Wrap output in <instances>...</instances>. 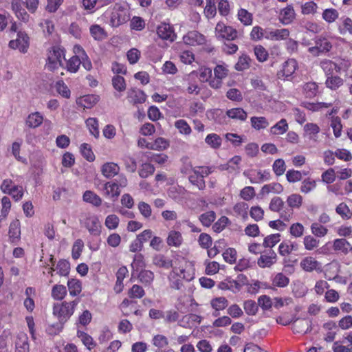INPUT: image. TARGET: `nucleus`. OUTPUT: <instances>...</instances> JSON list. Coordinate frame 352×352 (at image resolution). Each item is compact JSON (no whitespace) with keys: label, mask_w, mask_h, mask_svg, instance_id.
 <instances>
[{"label":"nucleus","mask_w":352,"mask_h":352,"mask_svg":"<svg viewBox=\"0 0 352 352\" xmlns=\"http://www.w3.org/2000/svg\"><path fill=\"white\" fill-rule=\"evenodd\" d=\"M79 302L78 299L72 302L64 301L62 303H56L53 307V314L58 319L59 323L52 325L47 329L50 334H57L63 328V324L73 315L76 306Z\"/></svg>","instance_id":"obj_1"},{"label":"nucleus","mask_w":352,"mask_h":352,"mask_svg":"<svg viewBox=\"0 0 352 352\" xmlns=\"http://www.w3.org/2000/svg\"><path fill=\"white\" fill-rule=\"evenodd\" d=\"M63 59H65V49L59 45L52 47L47 54V69L54 71L58 66L63 65Z\"/></svg>","instance_id":"obj_2"},{"label":"nucleus","mask_w":352,"mask_h":352,"mask_svg":"<svg viewBox=\"0 0 352 352\" xmlns=\"http://www.w3.org/2000/svg\"><path fill=\"white\" fill-rule=\"evenodd\" d=\"M302 198L300 195L292 194L287 197V203L289 208H286L280 212V218L285 221H289L293 215V208H300Z\"/></svg>","instance_id":"obj_3"},{"label":"nucleus","mask_w":352,"mask_h":352,"mask_svg":"<svg viewBox=\"0 0 352 352\" xmlns=\"http://www.w3.org/2000/svg\"><path fill=\"white\" fill-rule=\"evenodd\" d=\"M216 36L218 39L233 41L237 37L238 32L236 29L219 22L215 28Z\"/></svg>","instance_id":"obj_4"},{"label":"nucleus","mask_w":352,"mask_h":352,"mask_svg":"<svg viewBox=\"0 0 352 352\" xmlns=\"http://www.w3.org/2000/svg\"><path fill=\"white\" fill-rule=\"evenodd\" d=\"M129 20L126 9L120 3H116L111 14V24L113 27H118Z\"/></svg>","instance_id":"obj_5"},{"label":"nucleus","mask_w":352,"mask_h":352,"mask_svg":"<svg viewBox=\"0 0 352 352\" xmlns=\"http://www.w3.org/2000/svg\"><path fill=\"white\" fill-rule=\"evenodd\" d=\"M30 45V38L25 32L19 31L17 33V38L9 42V47L12 49L19 50L25 54L28 52Z\"/></svg>","instance_id":"obj_6"},{"label":"nucleus","mask_w":352,"mask_h":352,"mask_svg":"<svg viewBox=\"0 0 352 352\" xmlns=\"http://www.w3.org/2000/svg\"><path fill=\"white\" fill-rule=\"evenodd\" d=\"M300 266L306 272H312L314 271L321 272L322 271V263L313 256L303 258L300 261Z\"/></svg>","instance_id":"obj_7"},{"label":"nucleus","mask_w":352,"mask_h":352,"mask_svg":"<svg viewBox=\"0 0 352 352\" xmlns=\"http://www.w3.org/2000/svg\"><path fill=\"white\" fill-rule=\"evenodd\" d=\"M289 35L287 29H265V38L272 41H280L286 39Z\"/></svg>","instance_id":"obj_8"},{"label":"nucleus","mask_w":352,"mask_h":352,"mask_svg":"<svg viewBox=\"0 0 352 352\" xmlns=\"http://www.w3.org/2000/svg\"><path fill=\"white\" fill-rule=\"evenodd\" d=\"M186 44L196 45L204 44L206 41L205 36L197 31H190L183 38Z\"/></svg>","instance_id":"obj_9"},{"label":"nucleus","mask_w":352,"mask_h":352,"mask_svg":"<svg viewBox=\"0 0 352 352\" xmlns=\"http://www.w3.org/2000/svg\"><path fill=\"white\" fill-rule=\"evenodd\" d=\"M9 239L12 243H17L21 239V223L19 220L12 221L9 227Z\"/></svg>","instance_id":"obj_10"},{"label":"nucleus","mask_w":352,"mask_h":352,"mask_svg":"<svg viewBox=\"0 0 352 352\" xmlns=\"http://www.w3.org/2000/svg\"><path fill=\"white\" fill-rule=\"evenodd\" d=\"M312 322L309 319L304 318L296 320L293 324V331L295 333H307L311 330Z\"/></svg>","instance_id":"obj_11"},{"label":"nucleus","mask_w":352,"mask_h":352,"mask_svg":"<svg viewBox=\"0 0 352 352\" xmlns=\"http://www.w3.org/2000/svg\"><path fill=\"white\" fill-rule=\"evenodd\" d=\"M127 97L133 104H142L146 101V95L140 89L131 88L128 91Z\"/></svg>","instance_id":"obj_12"},{"label":"nucleus","mask_w":352,"mask_h":352,"mask_svg":"<svg viewBox=\"0 0 352 352\" xmlns=\"http://www.w3.org/2000/svg\"><path fill=\"white\" fill-rule=\"evenodd\" d=\"M157 33L164 40L173 41L175 37L173 28L168 23H162L159 25L157 29Z\"/></svg>","instance_id":"obj_13"},{"label":"nucleus","mask_w":352,"mask_h":352,"mask_svg":"<svg viewBox=\"0 0 352 352\" xmlns=\"http://www.w3.org/2000/svg\"><path fill=\"white\" fill-rule=\"evenodd\" d=\"M119 172V166L113 162H106L101 167V173L102 175L108 179L118 175Z\"/></svg>","instance_id":"obj_14"},{"label":"nucleus","mask_w":352,"mask_h":352,"mask_svg":"<svg viewBox=\"0 0 352 352\" xmlns=\"http://www.w3.org/2000/svg\"><path fill=\"white\" fill-rule=\"evenodd\" d=\"M276 262V254L270 250L268 254H263L258 259L257 263L260 267H270Z\"/></svg>","instance_id":"obj_15"},{"label":"nucleus","mask_w":352,"mask_h":352,"mask_svg":"<svg viewBox=\"0 0 352 352\" xmlns=\"http://www.w3.org/2000/svg\"><path fill=\"white\" fill-rule=\"evenodd\" d=\"M85 227L91 234L97 236L100 234L101 225L96 217L87 218L85 221Z\"/></svg>","instance_id":"obj_16"},{"label":"nucleus","mask_w":352,"mask_h":352,"mask_svg":"<svg viewBox=\"0 0 352 352\" xmlns=\"http://www.w3.org/2000/svg\"><path fill=\"white\" fill-rule=\"evenodd\" d=\"M295 15L296 14L293 6L288 5L285 8L280 11V21L285 25L289 24L294 19Z\"/></svg>","instance_id":"obj_17"},{"label":"nucleus","mask_w":352,"mask_h":352,"mask_svg":"<svg viewBox=\"0 0 352 352\" xmlns=\"http://www.w3.org/2000/svg\"><path fill=\"white\" fill-rule=\"evenodd\" d=\"M43 121V116L39 112L32 113L25 120V125L29 128L38 127Z\"/></svg>","instance_id":"obj_18"},{"label":"nucleus","mask_w":352,"mask_h":352,"mask_svg":"<svg viewBox=\"0 0 352 352\" xmlns=\"http://www.w3.org/2000/svg\"><path fill=\"white\" fill-rule=\"evenodd\" d=\"M226 115L231 119L245 121L248 118L247 112L241 107L232 108L227 110Z\"/></svg>","instance_id":"obj_19"},{"label":"nucleus","mask_w":352,"mask_h":352,"mask_svg":"<svg viewBox=\"0 0 352 352\" xmlns=\"http://www.w3.org/2000/svg\"><path fill=\"white\" fill-rule=\"evenodd\" d=\"M154 273L148 270H142L138 274V278L145 287L151 286L154 280Z\"/></svg>","instance_id":"obj_20"},{"label":"nucleus","mask_w":352,"mask_h":352,"mask_svg":"<svg viewBox=\"0 0 352 352\" xmlns=\"http://www.w3.org/2000/svg\"><path fill=\"white\" fill-rule=\"evenodd\" d=\"M183 242V237L179 231L171 230L166 239V243L169 246L179 247Z\"/></svg>","instance_id":"obj_21"},{"label":"nucleus","mask_w":352,"mask_h":352,"mask_svg":"<svg viewBox=\"0 0 352 352\" xmlns=\"http://www.w3.org/2000/svg\"><path fill=\"white\" fill-rule=\"evenodd\" d=\"M298 68V63L294 58H289L285 61L283 67V76L286 78L290 77Z\"/></svg>","instance_id":"obj_22"},{"label":"nucleus","mask_w":352,"mask_h":352,"mask_svg":"<svg viewBox=\"0 0 352 352\" xmlns=\"http://www.w3.org/2000/svg\"><path fill=\"white\" fill-rule=\"evenodd\" d=\"M344 80L338 76L331 75L327 77L325 85L331 90H336L342 86Z\"/></svg>","instance_id":"obj_23"},{"label":"nucleus","mask_w":352,"mask_h":352,"mask_svg":"<svg viewBox=\"0 0 352 352\" xmlns=\"http://www.w3.org/2000/svg\"><path fill=\"white\" fill-rule=\"evenodd\" d=\"M289 129L288 123L284 118L281 119L276 124L270 128V133L272 135H283Z\"/></svg>","instance_id":"obj_24"},{"label":"nucleus","mask_w":352,"mask_h":352,"mask_svg":"<svg viewBox=\"0 0 352 352\" xmlns=\"http://www.w3.org/2000/svg\"><path fill=\"white\" fill-rule=\"evenodd\" d=\"M153 263L155 266L164 269H169L173 266V261L163 254H158L153 257Z\"/></svg>","instance_id":"obj_25"},{"label":"nucleus","mask_w":352,"mask_h":352,"mask_svg":"<svg viewBox=\"0 0 352 352\" xmlns=\"http://www.w3.org/2000/svg\"><path fill=\"white\" fill-rule=\"evenodd\" d=\"M302 90L306 98H313L318 92V86L315 82H308L303 85Z\"/></svg>","instance_id":"obj_26"},{"label":"nucleus","mask_w":352,"mask_h":352,"mask_svg":"<svg viewBox=\"0 0 352 352\" xmlns=\"http://www.w3.org/2000/svg\"><path fill=\"white\" fill-rule=\"evenodd\" d=\"M82 198L85 202L89 203L94 206H100L102 204L101 198L91 190L85 191Z\"/></svg>","instance_id":"obj_27"},{"label":"nucleus","mask_w":352,"mask_h":352,"mask_svg":"<svg viewBox=\"0 0 352 352\" xmlns=\"http://www.w3.org/2000/svg\"><path fill=\"white\" fill-rule=\"evenodd\" d=\"M226 114L220 109H214L207 112V116L209 119L214 120L216 123L221 124L226 118Z\"/></svg>","instance_id":"obj_28"},{"label":"nucleus","mask_w":352,"mask_h":352,"mask_svg":"<svg viewBox=\"0 0 352 352\" xmlns=\"http://www.w3.org/2000/svg\"><path fill=\"white\" fill-rule=\"evenodd\" d=\"M315 44L317 47L322 52V53L328 52L332 48V44L330 41L322 36H319L316 38Z\"/></svg>","instance_id":"obj_29"},{"label":"nucleus","mask_w":352,"mask_h":352,"mask_svg":"<svg viewBox=\"0 0 352 352\" xmlns=\"http://www.w3.org/2000/svg\"><path fill=\"white\" fill-rule=\"evenodd\" d=\"M251 126L256 130H261L266 129L269 126V122L266 118L261 116L252 117L250 119Z\"/></svg>","instance_id":"obj_30"},{"label":"nucleus","mask_w":352,"mask_h":352,"mask_svg":"<svg viewBox=\"0 0 352 352\" xmlns=\"http://www.w3.org/2000/svg\"><path fill=\"white\" fill-rule=\"evenodd\" d=\"M67 287L69 294L72 296H77L82 290L81 282L77 279H69L67 281Z\"/></svg>","instance_id":"obj_31"},{"label":"nucleus","mask_w":352,"mask_h":352,"mask_svg":"<svg viewBox=\"0 0 352 352\" xmlns=\"http://www.w3.org/2000/svg\"><path fill=\"white\" fill-rule=\"evenodd\" d=\"M205 142L211 148L217 149L221 146L222 139L216 133H210L206 136Z\"/></svg>","instance_id":"obj_32"},{"label":"nucleus","mask_w":352,"mask_h":352,"mask_svg":"<svg viewBox=\"0 0 352 352\" xmlns=\"http://www.w3.org/2000/svg\"><path fill=\"white\" fill-rule=\"evenodd\" d=\"M67 294V288L63 285H55L52 289V296L56 300H63Z\"/></svg>","instance_id":"obj_33"},{"label":"nucleus","mask_w":352,"mask_h":352,"mask_svg":"<svg viewBox=\"0 0 352 352\" xmlns=\"http://www.w3.org/2000/svg\"><path fill=\"white\" fill-rule=\"evenodd\" d=\"M283 190V186L279 183H271L264 185L261 190V194H269L271 192L280 193Z\"/></svg>","instance_id":"obj_34"},{"label":"nucleus","mask_w":352,"mask_h":352,"mask_svg":"<svg viewBox=\"0 0 352 352\" xmlns=\"http://www.w3.org/2000/svg\"><path fill=\"white\" fill-rule=\"evenodd\" d=\"M91 36L97 41H102L106 38L107 34L103 28L99 25H93L90 27Z\"/></svg>","instance_id":"obj_35"},{"label":"nucleus","mask_w":352,"mask_h":352,"mask_svg":"<svg viewBox=\"0 0 352 352\" xmlns=\"http://www.w3.org/2000/svg\"><path fill=\"white\" fill-rule=\"evenodd\" d=\"M285 203L279 197H274L271 199L269 209L272 212H281L284 209Z\"/></svg>","instance_id":"obj_36"},{"label":"nucleus","mask_w":352,"mask_h":352,"mask_svg":"<svg viewBox=\"0 0 352 352\" xmlns=\"http://www.w3.org/2000/svg\"><path fill=\"white\" fill-rule=\"evenodd\" d=\"M131 265L133 271L138 272L139 270H144L146 267L144 256L142 254H135Z\"/></svg>","instance_id":"obj_37"},{"label":"nucleus","mask_w":352,"mask_h":352,"mask_svg":"<svg viewBox=\"0 0 352 352\" xmlns=\"http://www.w3.org/2000/svg\"><path fill=\"white\" fill-rule=\"evenodd\" d=\"M152 343L157 348L156 351H163L162 349L168 346V340L165 336L157 334L153 337Z\"/></svg>","instance_id":"obj_38"},{"label":"nucleus","mask_w":352,"mask_h":352,"mask_svg":"<svg viewBox=\"0 0 352 352\" xmlns=\"http://www.w3.org/2000/svg\"><path fill=\"white\" fill-rule=\"evenodd\" d=\"M216 219V214L214 211H208L201 214L199 219L203 226L209 227Z\"/></svg>","instance_id":"obj_39"},{"label":"nucleus","mask_w":352,"mask_h":352,"mask_svg":"<svg viewBox=\"0 0 352 352\" xmlns=\"http://www.w3.org/2000/svg\"><path fill=\"white\" fill-rule=\"evenodd\" d=\"M336 212L343 219H349L352 217V210H350L348 206L344 203L340 204L336 208Z\"/></svg>","instance_id":"obj_40"},{"label":"nucleus","mask_w":352,"mask_h":352,"mask_svg":"<svg viewBox=\"0 0 352 352\" xmlns=\"http://www.w3.org/2000/svg\"><path fill=\"white\" fill-rule=\"evenodd\" d=\"M104 189L107 195L113 197H118L120 194V188L113 182H107L104 186Z\"/></svg>","instance_id":"obj_41"},{"label":"nucleus","mask_w":352,"mask_h":352,"mask_svg":"<svg viewBox=\"0 0 352 352\" xmlns=\"http://www.w3.org/2000/svg\"><path fill=\"white\" fill-rule=\"evenodd\" d=\"M238 19L245 25H250L252 23V14L248 10L241 8L238 11Z\"/></svg>","instance_id":"obj_42"},{"label":"nucleus","mask_w":352,"mask_h":352,"mask_svg":"<svg viewBox=\"0 0 352 352\" xmlns=\"http://www.w3.org/2000/svg\"><path fill=\"white\" fill-rule=\"evenodd\" d=\"M251 59L246 55H242L239 58L237 63L235 64L234 68L237 71H244L250 66Z\"/></svg>","instance_id":"obj_43"},{"label":"nucleus","mask_w":352,"mask_h":352,"mask_svg":"<svg viewBox=\"0 0 352 352\" xmlns=\"http://www.w3.org/2000/svg\"><path fill=\"white\" fill-rule=\"evenodd\" d=\"M228 305V301L225 297H217L211 300V306L217 311L223 310Z\"/></svg>","instance_id":"obj_44"},{"label":"nucleus","mask_w":352,"mask_h":352,"mask_svg":"<svg viewBox=\"0 0 352 352\" xmlns=\"http://www.w3.org/2000/svg\"><path fill=\"white\" fill-rule=\"evenodd\" d=\"M320 67L324 72L326 77L333 75L336 69V63L331 60H323L320 62Z\"/></svg>","instance_id":"obj_45"},{"label":"nucleus","mask_w":352,"mask_h":352,"mask_svg":"<svg viewBox=\"0 0 352 352\" xmlns=\"http://www.w3.org/2000/svg\"><path fill=\"white\" fill-rule=\"evenodd\" d=\"M243 308L248 316H254L258 311V305L254 300H248L244 302Z\"/></svg>","instance_id":"obj_46"},{"label":"nucleus","mask_w":352,"mask_h":352,"mask_svg":"<svg viewBox=\"0 0 352 352\" xmlns=\"http://www.w3.org/2000/svg\"><path fill=\"white\" fill-rule=\"evenodd\" d=\"M60 276H67L70 271V263L67 260H60L56 265Z\"/></svg>","instance_id":"obj_47"},{"label":"nucleus","mask_w":352,"mask_h":352,"mask_svg":"<svg viewBox=\"0 0 352 352\" xmlns=\"http://www.w3.org/2000/svg\"><path fill=\"white\" fill-rule=\"evenodd\" d=\"M86 124L90 133L96 138L99 137L98 123L96 118H89L86 120Z\"/></svg>","instance_id":"obj_48"},{"label":"nucleus","mask_w":352,"mask_h":352,"mask_svg":"<svg viewBox=\"0 0 352 352\" xmlns=\"http://www.w3.org/2000/svg\"><path fill=\"white\" fill-rule=\"evenodd\" d=\"M81 64V58L77 55L73 56L67 63V70L70 72L75 73L78 70Z\"/></svg>","instance_id":"obj_49"},{"label":"nucleus","mask_w":352,"mask_h":352,"mask_svg":"<svg viewBox=\"0 0 352 352\" xmlns=\"http://www.w3.org/2000/svg\"><path fill=\"white\" fill-rule=\"evenodd\" d=\"M170 281V287L175 289H181L183 287V283L180 279L179 274L175 273L174 271L171 272L168 276Z\"/></svg>","instance_id":"obj_50"},{"label":"nucleus","mask_w":352,"mask_h":352,"mask_svg":"<svg viewBox=\"0 0 352 352\" xmlns=\"http://www.w3.org/2000/svg\"><path fill=\"white\" fill-rule=\"evenodd\" d=\"M80 153L89 162H94L95 160V155L94 154L91 146L87 144L83 143L80 146Z\"/></svg>","instance_id":"obj_51"},{"label":"nucleus","mask_w":352,"mask_h":352,"mask_svg":"<svg viewBox=\"0 0 352 352\" xmlns=\"http://www.w3.org/2000/svg\"><path fill=\"white\" fill-rule=\"evenodd\" d=\"M155 167L153 164L149 163H144L141 166L139 170V175L142 178H146L152 175L155 172Z\"/></svg>","instance_id":"obj_52"},{"label":"nucleus","mask_w":352,"mask_h":352,"mask_svg":"<svg viewBox=\"0 0 352 352\" xmlns=\"http://www.w3.org/2000/svg\"><path fill=\"white\" fill-rule=\"evenodd\" d=\"M188 180L192 185L197 186L199 190H203L206 188L204 179H203V178L198 174L193 173L192 175H189Z\"/></svg>","instance_id":"obj_53"},{"label":"nucleus","mask_w":352,"mask_h":352,"mask_svg":"<svg viewBox=\"0 0 352 352\" xmlns=\"http://www.w3.org/2000/svg\"><path fill=\"white\" fill-rule=\"evenodd\" d=\"M289 282V279L283 273H278L272 280V284L278 287H286Z\"/></svg>","instance_id":"obj_54"},{"label":"nucleus","mask_w":352,"mask_h":352,"mask_svg":"<svg viewBox=\"0 0 352 352\" xmlns=\"http://www.w3.org/2000/svg\"><path fill=\"white\" fill-rule=\"evenodd\" d=\"M217 0H206V6L204 9V13L207 18H213L217 13L215 6Z\"/></svg>","instance_id":"obj_55"},{"label":"nucleus","mask_w":352,"mask_h":352,"mask_svg":"<svg viewBox=\"0 0 352 352\" xmlns=\"http://www.w3.org/2000/svg\"><path fill=\"white\" fill-rule=\"evenodd\" d=\"M319 240L316 239L311 235L304 237L303 243L307 250L311 251L319 245Z\"/></svg>","instance_id":"obj_56"},{"label":"nucleus","mask_w":352,"mask_h":352,"mask_svg":"<svg viewBox=\"0 0 352 352\" xmlns=\"http://www.w3.org/2000/svg\"><path fill=\"white\" fill-rule=\"evenodd\" d=\"M112 85L113 88L120 92H122L126 89L125 80L121 76H115L112 78Z\"/></svg>","instance_id":"obj_57"},{"label":"nucleus","mask_w":352,"mask_h":352,"mask_svg":"<svg viewBox=\"0 0 352 352\" xmlns=\"http://www.w3.org/2000/svg\"><path fill=\"white\" fill-rule=\"evenodd\" d=\"M311 230L312 234L318 237L324 236L328 232V230L324 226L318 223H313L311 226Z\"/></svg>","instance_id":"obj_58"},{"label":"nucleus","mask_w":352,"mask_h":352,"mask_svg":"<svg viewBox=\"0 0 352 352\" xmlns=\"http://www.w3.org/2000/svg\"><path fill=\"white\" fill-rule=\"evenodd\" d=\"M29 351L28 338L25 336L19 338L16 342V352H29Z\"/></svg>","instance_id":"obj_59"},{"label":"nucleus","mask_w":352,"mask_h":352,"mask_svg":"<svg viewBox=\"0 0 352 352\" xmlns=\"http://www.w3.org/2000/svg\"><path fill=\"white\" fill-rule=\"evenodd\" d=\"M272 168L277 176L282 175L286 170L285 161L283 159L276 160L272 165Z\"/></svg>","instance_id":"obj_60"},{"label":"nucleus","mask_w":352,"mask_h":352,"mask_svg":"<svg viewBox=\"0 0 352 352\" xmlns=\"http://www.w3.org/2000/svg\"><path fill=\"white\" fill-rule=\"evenodd\" d=\"M198 243L203 249H208L212 244V239L208 234L201 233L198 238Z\"/></svg>","instance_id":"obj_61"},{"label":"nucleus","mask_w":352,"mask_h":352,"mask_svg":"<svg viewBox=\"0 0 352 352\" xmlns=\"http://www.w3.org/2000/svg\"><path fill=\"white\" fill-rule=\"evenodd\" d=\"M331 126L333 129V134L336 138H339L341 135L342 125L341 124V119L339 117H333L331 122Z\"/></svg>","instance_id":"obj_62"},{"label":"nucleus","mask_w":352,"mask_h":352,"mask_svg":"<svg viewBox=\"0 0 352 352\" xmlns=\"http://www.w3.org/2000/svg\"><path fill=\"white\" fill-rule=\"evenodd\" d=\"M144 294V289L139 285H133L129 291V296L131 298H141Z\"/></svg>","instance_id":"obj_63"},{"label":"nucleus","mask_w":352,"mask_h":352,"mask_svg":"<svg viewBox=\"0 0 352 352\" xmlns=\"http://www.w3.org/2000/svg\"><path fill=\"white\" fill-rule=\"evenodd\" d=\"M175 126L179 130V133L189 135L191 133V128L187 122L184 120H178L175 123Z\"/></svg>","instance_id":"obj_64"}]
</instances>
